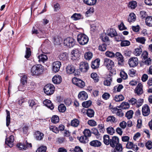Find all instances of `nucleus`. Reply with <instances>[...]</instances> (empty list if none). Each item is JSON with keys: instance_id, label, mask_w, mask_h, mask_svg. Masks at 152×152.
Wrapping results in <instances>:
<instances>
[{"instance_id": "14", "label": "nucleus", "mask_w": 152, "mask_h": 152, "mask_svg": "<svg viewBox=\"0 0 152 152\" xmlns=\"http://www.w3.org/2000/svg\"><path fill=\"white\" fill-rule=\"evenodd\" d=\"M126 147L129 149H132L135 151H137L138 150V148L137 145L134 144L132 142H128L126 145Z\"/></svg>"}, {"instance_id": "29", "label": "nucleus", "mask_w": 152, "mask_h": 152, "mask_svg": "<svg viewBox=\"0 0 152 152\" xmlns=\"http://www.w3.org/2000/svg\"><path fill=\"white\" fill-rule=\"evenodd\" d=\"M75 71V68L72 65H69L66 67V71L67 73L72 74Z\"/></svg>"}, {"instance_id": "13", "label": "nucleus", "mask_w": 152, "mask_h": 152, "mask_svg": "<svg viewBox=\"0 0 152 152\" xmlns=\"http://www.w3.org/2000/svg\"><path fill=\"white\" fill-rule=\"evenodd\" d=\"M111 111L112 113L115 114L117 116L120 117H122L124 115V113L121 109H118L116 107L112 108Z\"/></svg>"}, {"instance_id": "19", "label": "nucleus", "mask_w": 152, "mask_h": 152, "mask_svg": "<svg viewBox=\"0 0 152 152\" xmlns=\"http://www.w3.org/2000/svg\"><path fill=\"white\" fill-rule=\"evenodd\" d=\"M88 95L87 93L84 91L80 92L78 95V97L82 100H86L87 99Z\"/></svg>"}, {"instance_id": "4", "label": "nucleus", "mask_w": 152, "mask_h": 152, "mask_svg": "<svg viewBox=\"0 0 152 152\" xmlns=\"http://www.w3.org/2000/svg\"><path fill=\"white\" fill-rule=\"evenodd\" d=\"M64 44L65 46L70 48L75 45V41L73 38L69 37L64 39Z\"/></svg>"}, {"instance_id": "50", "label": "nucleus", "mask_w": 152, "mask_h": 152, "mask_svg": "<svg viewBox=\"0 0 152 152\" xmlns=\"http://www.w3.org/2000/svg\"><path fill=\"white\" fill-rule=\"evenodd\" d=\"M137 6V3L135 1L130 2L129 4V7L132 9H134Z\"/></svg>"}, {"instance_id": "48", "label": "nucleus", "mask_w": 152, "mask_h": 152, "mask_svg": "<svg viewBox=\"0 0 152 152\" xmlns=\"http://www.w3.org/2000/svg\"><path fill=\"white\" fill-rule=\"evenodd\" d=\"M92 57V53L90 52L86 53L84 55V58L86 60H90Z\"/></svg>"}, {"instance_id": "44", "label": "nucleus", "mask_w": 152, "mask_h": 152, "mask_svg": "<svg viewBox=\"0 0 152 152\" xmlns=\"http://www.w3.org/2000/svg\"><path fill=\"white\" fill-rule=\"evenodd\" d=\"M142 52V49L140 48H137L135 49L134 54L135 56H138L141 54Z\"/></svg>"}, {"instance_id": "35", "label": "nucleus", "mask_w": 152, "mask_h": 152, "mask_svg": "<svg viewBox=\"0 0 152 152\" xmlns=\"http://www.w3.org/2000/svg\"><path fill=\"white\" fill-rule=\"evenodd\" d=\"M86 114L88 117L92 118L94 116V112L93 109H88L87 111Z\"/></svg>"}, {"instance_id": "11", "label": "nucleus", "mask_w": 152, "mask_h": 152, "mask_svg": "<svg viewBox=\"0 0 152 152\" xmlns=\"http://www.w3.org/2000/svg\"><path fill=\"white\" fill-rule=\"evenodd\" d=\"M61 65V62L59 61L54 62L53 64L52 69L53 72H58Z\"/></svg>"}, {"instance_id": "37", "label": "nucleus", "mask_w": 152, "mask_h": 152, "mask_svg": "<svg viewBox=\"0 0 152 152\" xmlns=\"http://www.w3.org/2000/svg\"><path fill=\"white\" fill-rule=\"evenodd\" d=\"M114 99L116 102H120L124 100V97L122 95H117L114 97Z\"/></svg>"}, {"instance_id": "53", "label": "nucleus", "mask_w": 152, "mask_h": 152, "mask_svg": "<svg viewBox=\"0 0 152 152\" xmlns=\"http://www.w3.org/2000/svg\"><path fill=\"white\" fill-rule=\"evenodd\" d=\"M91 130L92 133L96 136L97 138H98L99 134L97 129L95 128H93Z\"/></svg>"}, {"instance_id": "49", "label": "nucleus", "mask_w": 152, "mask_h": 152, "mask_svg": "<svg viewBox=\"0 0 152 152\" xmlns=\"http://www.w3.org/2000/svg\"><path fill=\"white\" fill-rule=\"evenodd\" d=\"M58 109L60 112L63 113L66 110V107L64 104H61L58 106Z\"/></svg>"}, {"instance_id": "1", "label": "nucleus", "mask_w": 152, "mask_h": 152, "mask_svg": "<svg viewBox=\"0 0 152 152\" xmlns=\"http://www.w3.org/2000/svg\"><path fill=\"white\" fill-rule=\"evenodd\" d=\"M43 66L41 64L34 65L31 69V73L32 76H37L42 74L44 71Z\"/></svg>"}, {"instance_id": "62", "label": "nucleus", "mask_w": 152, "mask_h": 152, "mask_svg": "<svg viewBox=\"0 0 152 152\" xmlns=\"http://www.w3.org/2000/svg\"><path fill=\"white\" fill-rule=\"evenodd\" d=\"M46 146H41L37 149L36 152H46Z\"/></svg>"}, {"instance_id": "18", "label": "nucleus", "mask_w": 152, "mask_h": 152, "mask_svg": "<svg viewBox=\"0 0 152 152\" xmlns=\"http://www.w3.org/2000/svg\"><path fill=\"white\" fill-rule=\"evenodd\" d=\"M32 32L33 34H37V36L41 38L44 37L43 35L44 32L41 30H38L33 27L32 30Z\"/></svg>"}, {"instance_id": "61", "label": "nucleus", "mask_w": 152, "mask_h": 152, "mask_svg": "<svg viewBox=\"0 0 152 152\" xmlns=\"http://www.w3.org/2000/svg\"><path fill=\"white\" fill-rule=\"evenodd\" d=\"M49 128L50 130H51L53 132L56 134L58 133L59 132L58 128L56 126H50L49 127Z\"/></svg>"}, {"instance_id": "28", "label": "nucleus", "mask_w": 152, "mask_h": 152, "mask_svg": "<svg viewBox=\"0 0 152 152\" xmlns=\"http://www.w3.org/2000/svg\"><path fill=\"white\" fill-rule=\"evenodd\" d=\"M112 77H111L110 75H109L108 76V78L104 81V85L107 86H110L112 81Z\"/></svg>"}, {"instance_id": "55", "label": "nucleus", "mask_w": 152, "mask_h": 152, "mask_svg": "<svg viewBox=\"0 0 152 152\" xmlns=\"http://www.w3.org/2000/svg\"><path fill=\"white\" fill-rule=\"evenodd\" d=\"M88 124L90 126H95L97 125L96 122L93 120H90L88 121Z\"/></svg>"}, {"instance_id": "9", "label": "nucleus", "mask_w": 152, "mask_h": 152, "mask_svg": "<svg viewBox=\"0 0 152 152\" xmlns=\"http://www.w3.org/2000/svg\"><path fill=\"white\" fill-rule=\"evenodd\" d=\"M17 146L19 148V150H26L27 148L31 147L32 145L31 143H28L26 141V145L24 144L20 143L17 144Z\"/></svg>"}, {"instance_id": "63", "label": "nucleus", "mask_w": 152, "mask_h": 152, "mask_svg": "<svg viewBox=\"0 0 152 152\" xmlns=\"http://www.w3.org/2000/svg\"><path fill=\"white\" fill-rule=\"evenodd\" d=\"M83 134L86 137H90L91 133L90 131L88 129H85L83 131Z\"/></svg>"}, {"instance_id": "5", "label": "nucleus", "mask_w": 152, "mask_h": 152, "mask_svg": "<svg viewBox=\"0 0 152 152\" xmlns=\"http://www.w3.org/2000/svg\"><path fill=\"white\" fill-rule=\"evenodd\" d=\"M104 64L108 69H111L114 66V63L113 61L108 58L104 59Z\"/></svg>"}, {"instance_id": "40", "label": "nucleus", "mask_w": 152, "mask_h": 152, "mask_svg": "<svg viewBox=\"0 0 152 152\" xmlns=\"http://www.w3.org/2000/svg\"><path fill=\"white\" fill-rule=\"evenodd\" d=\"M91 101L90 100H88L83 102L82 105L84 107L88 108L91 105Z\"/></svg>"}, {"instance_id": "17", "label": "nucleus", "mask_w": 152, "mask_h": 152, "mask_svg": "<svg viewBox=\"0 0 152 152\" xmlns=\"http://www.w3.org/2000/svg\"><path fill=\"white\" fill-rule=\"evenodd\" d=\"M115 56L118 60V64L119 65H122L124 61L123 56L120 53L118 52L116 53Z\"/></svg>"}, {"instance_id": "46", "label": "nucleus", "mask_w": 152, "mask_h": 152, "mask_svg": "<svg viewBox=\"0 0 152 152\" xmlns=\"http://www.w3.org/2000/svg\"><path fill=\"white\" fill-rule=\"evenodd\" d=\"M40 2V0H36L31 4V9L35 7V9H36L37 7V6L39 5Z\"/></svg>"}, {"instance_id": "59", "label": "nucleus", "mask_w": 152, "mask_h": 152, "mask_svg": "<svg viewBox=\"0 0 152 152\" xmlns=\"http://www.w3.org/2000/svg\"><path fill=\"white\" fill-rule=\"evenodd\" d=\"M105 54L107 56L110 58H113L115 56V53L111 51H107L105 53Z\"/></svg>"}, {"instance_id": "23", "label": "nucleus", "mask_w": 152, "mask_h": 152, "mask_svg": "<svg viewBox=\"0 0 152 152\" xmlns=\"http://www.w3.org/2000/svg\"><path fill=\"white\" fill-rule=\"evenodd\" d=\"M39 61L44 63L48 60V58L47 55L45 54H41L38 56Z\"/></svg>"}, {"instance_id": "20", "label": "nucleus", "mask_w": 152, "mask_h": 152, "mask_svg": "<svg viewBox=\"0 0 152 152\" xmlns=\"http://www.w3.org/2000/svg\"><path fill=\"white\" fill-rule=\"evenodd\" d=\"M53 83L55 84H60L61 82L62 78L59 75H56L52 79Z\"/></svg>"}, {"instance_id": "58", "label": "nucleus", "mask_w": 152, "mask_h": 152, "mask_svg": "<svg viewBox=\"0 0 152 152\" xmlns=\"http://www.w3.org/2000/svg\"><path fill=\"white\" fill-rule=\"evenodd\" d=\"M26 55L25 56V57L26 58H29L31 54L30 49L29 48H26Z\"/></svg>"}, {"instance_id": "42", "label": "nucleus", "mask_w": 152, "mask_h": 152, "mask_svg": "<svg viewBox=\"0 0 152 152\" xmlns=\"http://www.w3.org/2000/svg\"><path fill=\"white\" fill-rule=\"evenodd\" d=\"M137 42L143 44H145L146 39L144 37H139L136 39Z\"/></svg>"}, {"instance_id": "16", "label": "nucleus", "mask_w": 152, "mask_h": 152, "mask_svg": "<svg viewBox=\"0 0 152 152\" xmlns=\"http://www.w3.org/2000/svg\"><path fill=\"white\" fill-rule=\"evenodd\" d=\"M14 140V136L12 135L10 136L9 138L6 139L5 143L10 147L12 146Z\"/></svg>"}, {"instance_id": "34", "label": "nucleus", "mask_w": 152, "mask_h": 152, "mask_svg": "<svg viewBox=\"0 0 152 152\" xmlns=\"http://www.w3.org/2000/svg\"><path fill=\"white\" fill-rule=\"evenodd\" d=\"M146 24L149 26H152V17L148 16L145 19Z\"/></svg>"}, {"instance_id": "24", "label": "nucleus", "mask_w": 152, "mask_h": 152, "mask_svg": "<svg viewBox=\"0 0 152 152\" xmlns=\"http://www.w3.org/2000/svg\"><path fill=\"white\" fill-rule=\"evenodd\" d=\"M43 104L51 110H53L54 108L53 105L50 100L46 99L44 101Z\"/></svg>"}, {"instance_id": "7", "label": "nucleus", "mask_w": 152, "mask_h": 152, "mask_svg": "<svg viewBox=\"0 0 152 152\" xmlns=\"http://www.w3.org/2000/svg\"><path fill=\"white\" fill-rule=\"evenodd\" d=\"M89 68L88 63L86 62H81L80 64L79 69L82 72H87Z\"/></svg>"}, {"instance_id": "22", "label": "nucleus", "mask_w": 152, "mask_h": 152, "mask_svg": "<svg viewBox=\"0 0 152 152\" xmlns=\"http://www.w3.org/2000/svg\"><path fill=\"white\" fill-rule=\"evenodd\" d=\"M107 33L109 36L111 37H115L116 36L117 33L115 30L113 28L108 29L107 31Z\"/></svg>"}, {"instance_id": "52", "label": "nucleus", "mask_w": 152, "mask_h": 152, "mask_svg": "<svg viewBox=\"0 0 152 152\" xmlns=\"http://www.w3.org/2000/svg\"><path fill=\"white\" fill-rule=\"evenodd\" d=\"M51 121L54 123H57L59 121V117L57 115H54L52 117Z\"/></svg>"}, {"instance_id": "36", "label": "nucleus", "mask_w": 152, "mask_h": 152, "mask_svg": "<svg viewBox=\"0 0 152 152\" xmlns=\"http://www.w3.org/2000/svg\"><path fill=\"white\" fill-rule=\"evenodd\" d=\"M71 125L74 127H77L79 124V121L77 119H74L71 121Z\"/></svg>"}, {"instance_id": "12", "label": "nucleus", "mask_w": 152, "mask_h": 152, "mask_svg": "<svg viewBox=\"0 0 152 152\" xmlns=\"http://www.w3.org/2000/svg\"><path fill=\"white\" fill-rule=\"evenodd\" d=\"M119 142V139L118 138L115 136H113L111 139H110V146L114 148L117 144Z\"/></svg>"}, {"instance_id": "8", "label": "nucleus", "mask_w": 152, "mask_h": 152, "mask_svg": "<svg viewBox=\"0 0 152 152\" xmlns=\"http://www.w3.org/2000/svg\"><path fill=\"white\" fill-rule=\"evenodd\" d=\"M128 63L131 67H134L137 66L138 64V59L137 57H132L129 59Z\"/></svg>"}, {"instance_id": "26", "label": "nucleus", "mask_w": 152, "mask_h": 152, "mask_svg": "<svg viewBox=\"0 0 152 152\" xmlns=\"http://www.w3.org/2000/svg\"><path fill=\"white\" fill-rule=\"evenodd\" d=\"M106 121L111 123H116L117 121V120L114 116L110 115L107 118Z\"/></svg>"}, {"instance_id": "2", "label": "nucleus", "mask_w": 152, "mask_h": 152, "mask_svg": "<svg viewBox=\"0 0 152 152\" xmlns=\"http://www.w3.org/2000/svg\"><path fill=\"white\" fill-rule=\"evenodd\" d=\"M77 40L80 45H84L88 43L89 39L88 37L86 35L80 34L77 35Z\"/></svg>"}, {"instance_id": "33", "label": "nucleus", "mask_w": 152, "mask_h": 152, "mask_svg": "<svg viewBox=\"0 0 152 152\" xmlns=\"http://www.w3.org/2000/svg\"><path fill=\"white\" fill-rule=\"evenodd\" d=\"M136 19V16L135 15L134 13H131L128 19V21L129 22H133Z\"/></svg>"}, {"instance_id": "57", "label": "nucleus", "mask_w": 152, "mask_h": 152, "mask_svg": "<svg viewBox=\"0 0 152 152\" xmlns=\"http://www.w3.org/2000/svg\"><path fill=\"white\" fill-rule=\"evenodd\" d=\"M99 49L102 51H104L107 49V45L104 44L101 45L99 47Z\"/></svg>"}, {"instance_id": "6", "label": "nucleus", "mask_w": 152, "mask_h": 152, "mask_svg": "<svg viewBox=\"0 0 152 152\" xmlns=\"http://www.w3.org/2000/svg\"><path fill=\"white\" fill-rule=\"evenodd\" d=\"M72 81L73 84L80 88H83L85 86L84 82L77 78H73L72 79Z\"/></svg>"}, {"instance_id": "60", "label": "nucleus", "mask_w": 152, "mask_h": 152, "mask_svg": "<svg viewBox=\"0 0 152 152\" xmlns=\"http://www.w3.org/2000/svg\"><path fill=\"white\" fill-rule=\"evenodd\" d=\"M91 77L96 82H97L99 81V79L97 77V75L96 73H93L91 75Z\"/></svg>"}, {"instance_id": "32", "label": "nucleus", "mask_w": 152, "mask_h": 152, "mask_svg": "<svg viewBox=\"0 0 152 152\" xmlns=\"http://www.w3.org/2000/svg\"><path fill=\"white\" fill-rule=\"evenodd\" d=\"M71 18L74 20H77L82 18L83 17L80 14L75 13L71 16Z\"/></svg>"}, {"instance_id": "3", "label": "nucleus", "mask_w": 152, "mask_h": 152, "mask_svg": "<svg viewBox=\"0 0 152 152\" xmlns=\"http://www.w3.org/2000/svg\"><path fill=\"white\" fill-rule=\"evenodd\" d=\"M55 87L51 84H48L46 85L44 88V91L47 95H50L53 94L54 92Z\"/></svg>"}, {"instance_id": "64", "label": "nucleus", "mask_w": 152, "mask_h": 152, "mask_svg": "<svg viewBox=\"0 0 152 152\" xmlns=\"http://www.w3.org/2000/svg\"><path fill=\"white\" fill-rule=\"evenodd\" d=\"M115 148L116 150L119 152H121L122 150V147L121 144L119 143L115 146Z\"/></svg>"}, {"instance_id": "43", "label": "nucleus", "mask_w": 152, "mask_h": 152, "mask_svg": "<svg viewBox=\"0 0 152 152\" xmlns=\"http://www.w3.org/2000/svg\"><path fill=\"white\" fill-rule=\"evenodd\" d=\"M80 142L84 143H86L88 142V138L87 137L84 136H81L79 139Z\"/></svg>"}, {"instance_id": "15", "label": "nucleus", "mask_w": 152, "mask_h": 152, "mask_svg": "<svg viewBox=\"0 0 152 152\" xmlns=\"http://www.w3.org/2000/svg\"><path fill=\"white\" fill-rule=\"evenodd\" d=\"M150 112L149 107L148 105L145 104L143 106L142 108V112L144 116H148Z\"/></svg>"}, {"instance_id": "27", "label": "nucleus", "mask_w": 152, "mask_h": 152, "mask_svg": "<svg viewBox=\"0 0 152 152\" xmlns=\"http://www.w3.org/2000/svg\"><path fill=\"white\" fill-rule=\"evenodd\" d=\"M35 135L36 139L37 140H41L43 139L44 134L39 131H37L35 132Z\"/></svg>"}, {"instance_id": "47", "label": "nucleus", "mask_w": 152, "mask_h": 152, "mask_svg": "<svg viewBox=\"0 0 152 152\" xmlns=\"http://www.w3.org/2000/svg\"><path fill=\"white\" fill-rule=\"evenodd\" d=\"M94 10L93 7H91L85 13L86 15L88 17L90 16L94 12Z\"/></svg>"}, {"instance_id": "41", "label": "nucleus", "mask_w": 152, "mask_h": 152, "mask_svg": "<svg viewBox=\"0 0 152 152\" xmlns=\"http://www.w3.org/2000/svg\"><path fill=\"white\" fill-rule=\"evenodd\" d=\"M61 38L58 37H56L54 38L53 42L55 45H59L61 42Z\"/></svg>"}, {"instance_id": "38", "label": "nucleus", "mask_w": 152, "mask_h": 152, "mask_svg": "<svg viewBox=\"0 0 152 152\" xmlns=\"http://www.w3.org/2000/svg\"><path fill=\"white\" fill-rule=\"evenodd\" d=\"M7 116L6 117V125L8 126L10 123V112L7 110H6Z\"/></svg>"}, {"instance_id": "21", "label": "nucleus", "mask_w": 152, "mask_h": 152, "mask_svg": "<svg viewBox=\"0 0 152 152\" xmlns=\"http://www.w3.org/2000/svg\"><path fill=\"white\" fill-rule=\"evenodd\" d=\"M90 145L93 147H98L100 146L102 143L99 141L97 140H93L89 143Z\"/></svg>"}, {"instance_id": "54", "label": "nucleus", "mask_w": 152, "mask_h": 152, "mask_svg": "<svg viewBox=\"0 0 152 152\" xmlns=\"http://www.w3.org/2000/svg\"><path fill=\"white\" fill-rule=\"evenodd\" d=\"M118 107H122L124 109L128 108L129 107V104L126 102H123Z\"/></svg>"}, {"instance_id": "51", "label": "nucleus", "mask_w": 152, "mask_h": 152, "mask_svg": "<svg viewBox=\"0 0 152 152\" xmlns=\"http://www.w3.org/2000/svg\"><path fill=\"white\" fill-rule=\"evenodd\" d=\"M107 133L113 135L115 132V130L114 128L111 126L108 127L107 129Z\"/></svg>"}, {"instance_id": "31", "label": "nucleus", "mask_w": 152, "mask_h": 152, "mask_svg": "<svg viewBox=\"0 0 152 152\" xmlns=\"http://www.w3.org/2000/svg\"><path fill=\"white\" fill-rule=\"evenodd\" d=\"M83 2L89 6H93L95 5L96 2V0H83Z\"/></svg>"}, {"instance_id": "10", "label": "nucleus", "mask_w": 152, "mask_h": 152, "mask_svg": "<svg viewBox=\"0 0 152 152\" xmlns=\"http://www.w3.org/2000/svg\"><path fill=\"white\" fill-rule=\"evenodd\" d=\"M142 85L140 83H139L134 90V93L137 95L140 96L143 92L142 89Z\"/></svg>"}, {"instance_id": "56", "label": "nucleus", "mask_w": 152, "mask_h": 152, "mask_svg": "<svg viewBox=\"0 0 152 152\" xmlns=\"http://www.w3.org/2000/svg\"><path fill=\"white\" fill-rule=\"evenodd\" d=\"M130 45V42L128 40H124L121 41V46H128Z\"/></svg>"}, {"instance_id": "30", "label": "nucleus", "mask_w": 152, "mask_h": 152, "mask_svg": "<svg viewBox=\"0 0 152 152\" xmlns=\"http://www.w3.org/2000/svg\"><path fill=\"white\" fill-rule=\"evenodd\" d=\"M103 141L104 143L106 145H108L110 144V138L109 136L107 135H105L103 137Z\"/></svg>"}, {"instance_id": "39", "label": "nucleus", "mask_w": 152, "mask_h": 152, "mask_svg": "<svg viewBox=\"0 0 152 152\" xmlns=\"http://www.w3.org/2000/svg\"><path fill=\"white\" fill-rule=\"evenodd\" d=\"M133 114V111L132 110H130L126 113L125 116L128 119H129L132 118Z\"/></svg>"}, {"instance_id": "45", "label": "nucleus", "mask_w": 152, "mask_h": 152, "mask_svg": "<svg viewBox=\"0 0 152 152\" xmlns=\"http://www.w3.org/2000/svg\"><path fill=\"white\" fill-rule=\"evenodd\" d=\"M68 55L66 53H61L59 56V58L60 60H64L67 59Z\"/></svg>"}, {"instance_id": "25", "label": "nucleus", "mask_w": 152, "mask_h": 152, "mask_svg": "<svg viewBox=\"0 0 152 152\" xmlns=\"http://www.w3.org/2000/svg\"><path fill=\"white\" fill-rule=\"evenodd\" d=\"M100 60L97 59L92 61L91 63V67L92 69H96L99 67V65Z\"/></svg>"}]
</instances>
